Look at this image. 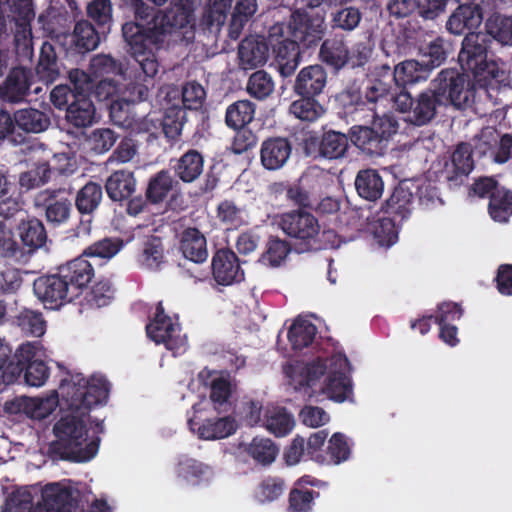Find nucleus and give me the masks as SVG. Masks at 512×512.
<instances>
[{
    "label": "nucleus",
    "mask_w": 512,
    "mask_h": 512,
    "mask_svg": "<svg viewBox=\"0 0 512 512\" xmlns=\"http://www.w3.org/2000/svg\"><path fill=\"white\" fill-rule=\"evenodd\" d=\"M194 8L192 0H171L165 11H158L146 25L128 21L122 25V36L127 51L141 71L139 81L126 85L123 96L111 101L110 116L128 111L130 104L146 101L149 85L159 71L157 52L187 48L195 39Z\"/></svg>",
    "instance_id": "obj_1"
},
{
    "label": "nucleus",
    "mask_w": 512,
    "mask_h": 512,
    "mask_svg": "<svg viewBox=\"0 0 512 512\" xmlns=\"http://www.w3.org/2000/svg\"><path fill=\"white\" fill-rule=\"evenodd\" d=\"M489 39L484 33H467L462 41L458 61L463 71L472 75L473 81L485 94L493 97V92L510 85L506 71L492 59H488Z\"/></svg>",
    "instance_id": "obj_2"
},
{
    "label": "nucleus",
    "mask_w": 512,
    "mask_h": 512,
    "mask_svg": "<svg viewBox=\"0 0 512 512\" xmlns=\"http://www.w3.org/2000/svg\"><path fill=\"white\" fill-rule=\"evenodd\" d=\"M72 86L60 84L50 93L51 103L59 110L65 109L66 121L76 128L92 125L96 109L90 98L93 82L90 76L80 70L72 69L68 73Z\"/></svg>",
    "instance_id": "obj_3"
},
{
    "label": "nucleus",
    "mask_w": 512,
    "mask_h": 512,
    "mask_svg": "<svg viewBox=\"0 0 512 512\" xmlns=\"http://www.w3.org/2000/svg\"><path fill=\"white\" fill-rule=\"evenodd\" d=\"M53 432L57 437L49 445V454L53 458L80 463L91 460L98 452L100 438L96 437L86 443L88 429L81 417H61L55 423Z\"/></svg>",
    "instance_id": "obj_4"
},
{
    "label": "nucleus",
    "mask_w": 512,
    "mask_h": 512,
    "mask_svg": "<svg viewBox=\"0 0 512 512\" xmlns=\"http://www.w3.org/2000/svg\"><path fill=\"white\" fill-rule=\"evenodd\" d=\"M59 389L69 408L85 415L93 407L106 403L110 383L103 376L86 379L82 373H69L60 381Z\"/></svg>",
    "instance_id": "obj_5"
},
{
    "label": "nucleus",
    "mask_w": 512,
    "mask_h": 512,
    "mask_svg": "<svg viewBox=\"0 0 512 512\" xmlns=\"http://www.w3.org/2000/svg\"><path fill=\"white\" fill-rule=\"evenodd\" d=\"M432 85L430 88L444 107L451 105L458 110L472 109L478 112L474 106L478 85L473 80L471 82L465 73L454 68L443 69L432 81Z\"/></svg>",
    "instance_id": "obj_6"
},
{
    "label": "nucleus",
    "mask_w": 512,
    "mask_h": 512,
    "mask_svg": "<svg viewBox=\"0 0 512 512\" xmlns=\"http://www.w3.org/2000/svg\"><path fill=\"white\" fill-rule=\"evenodd\" d=\"M371 126L355 125L349 130L351 142L369 156H382L391 137L397 133L399 124L390 114L372 117Z\"/></svg>",
    "instance_id": "obj_7"
},
{
    "label": "nucleus",
    "mask_w": 512,
    "mask_h": 512,
    "mask_svg": "<svg viewBox=\"0 0 512 512\" xmlns=\"http://www.w3.org/2000/svg\"><path fill=\"white\" fill-rule=\"evenodd\" d=\"M268 41L279 74L284 78L292 76L302 61V45L287 33L284 22H277L269 28Z\"/></svg>",
    "instance_id": "obj_8"
},
{
    "label": "nucleus",
    "mask_w": 512,
    "mask_h": 512,
    "mask_svg": "<svg viewBox=\"0 0 512 512\" xmlns=\"http://www.w3.org/2000/svg\"><path fill=\"white\" fill-rule=\"evenodd\" d=\"M285 25L287 33L302 45L303 50L317 47L326 31L324 16L305 9L292 11Z\"/></svg>",
    "instance_id": "obj_9"
},
{
    "label": "nucleus",
    "mask_w": 512,
    "mask_h": 512,
    "mask_svg": "<svg viewBox=\"0 0 512 512\" xmlns=\"http://www.w3.org/2000/svg\"><path fill=\"white\" fill-rule=\"evenodd\" d=\"M279 225L286 235L298 240L305 250L320 247V224L312 213L301 209L284 213Z\"/></svg>",
    "instance_id": "obj_10"
},
{
    "label": "nucleus",
    "mask_w": 512,
    "mask_h": 512,
    "mask_svg": "<svg viewBox=\"0 0 512 512\" xmlns=\"http://www.w3.org/2000/svg\"><path fill=\"white\" fill-rule=\"evenodd\" d=\"M34 206L43 211L48 225L53 228L67 225L73 213L72 199L64 189L40 191L34 198Z\"/></svg>",
    "instance_id": "obj_11"
},
{
    "label": "nucleus",
    "mask_w": 512,
    "mask_h": 512,
    "mask_svg": "<svg viewBox=\"0 0 512 512\" xmlns=\"http://www.w3.org/2000/svg\"><path fill=\"white\" fill-rule=\"evenodd\" d=\"M351 365L345 354H333L329 361V372L322 388L328 399L342 403L353 394L352 381L349 376Z\"/></svg>",
    "instance_id": "obj_12"
},
{
    "label": "nucleus",
    "mask_w": 512,
    "mask_h": 512,
    "mask_svg": "<svg viewBox=\"0 0 512 512\" xmlns=\"http://www.w3.org/2000/svg\"><path fill=\"white\" fill-rule=\"evenodd\" d=\"M33 292L48 309H58L74 298L59 268L55 274L37 277L33 282Z\"/></svg>",
    "instance_id": "obj_13"
},
{
    "label": "nucleus",
    "mask_w": 512,
    "mask_h": 512,
    "mask_svg": "<svg viewBox=\"0 0 512 512\" xmlns=\"http://www.w3.org/2000/svg\"><path fill=\"white\" fill-rule=\"evenodd\" d=\"M39 342H26L16 349V356L22 361L21 374L24 373V381L32 387H40L49 378V367L46 363L36 358L40 351Z\"/></svg>",
    "instance_id": "obj_14"
},
{
    "label": "nucleus",
    "mask_w": 512,
    "mask_h": 512,
    "mask_svg": "<svg viewBox=\"0 0 512 512\" xmlns=\"http://www.w3.org/2000/svg\"><path fill=\"white\" fill-rule=\"evenodd\" d=\"M211 270L214 280L221 286L240 283L245 276L239 257L230 248H220L214 253Z\"/></svg>",
    "instance_id": "obj_15"
},
{
    "label": "nucleus",
    "mask_w": 512,
    "mask_h": 512,
    "mask_svg": "<svg viewBox=\"0 0 512 512\" xmlns=\"http://www.w3.org/2000/svg\"><path fill=\"white\" fill-rule=\"evenodd\" d=\"M109 33H102L101 29L95 27L89 20H79L76 22L70 37L67 54L71 56H84L94 51L101 40L106 38Z\"/></svg>",
    "instance_id": "obj_16"
},
{
    "label": "nucleus",
    "mask_w": 512,
    "mask_h": 512,
    "mask_svg": "<svg viewBox=\"0 0 512 512\" xmlns=\"http://www.w3.org/2000/svg\"><path fill=\"white\" fill-rule=\"evenodd\" d=\"M58 268L74 297L81 294L95 277L93 265L83 254Z\"/></svg>",
    "instance_id": "obj_17"
},
{
    "label": "nucleus",
    "mask_w": 512,
    "mask_h": 512,
    "mask_svg": "<svg viewBox=\"0 0 512 512\" xmlns=\"http://www.w3.org/2000/svg\"><path fill=\"white\" fill-rule=\"evenodd\" d=\"M292 153V144L285 137H268L261 143L260 163L268 171H276L285 166Z\"/></svg>",
    "instance_id": "obj_18"
},
{
    "label": "nucleus",
    "mask_w": 512,
    "mask_h": 512,
    "mask_svg": "<svg viewBox=\"0 0 512 512\" xmlns=\"http://www.w3.org/2000/svg\"><path fill=\"white\" fill-rule=\"evenodd\" d=\"M327 72L321 64L303 67L294 80L293 92L297 96H320L327 85Z\"/></svg>",
    "instance_id": "obj_19"
},
{
    "label": "nucleus",
    "mask_w": 512,
    "mask_h": 512,
    "mask_svg": "<svg viewBox=\"0 0 512 512\" xmlns=\"http://www.w3.org/2000/svg\"><path fill=\"white\" fill-rule=\"evenodd\" d=\"M268 37L248 36L238 46V58L243 69H253L266 64L269 58Z\"/></svg>",
    "instance_id": "obj_20"
},
{
    "label": "nucleus",
    "mask_w": 512,
    "mask_h": 512,
    "mask_svg": "<svg viewBox=\"0 0 512 512\" xmlns=\"http://www.w3.org/2000/svg\"><path fill=\"white\" fill-rule=\"evenodd\" d=\"M32 83L31 70L24 67L11 69L4 83L0 86V98L3 102L19 103L29 94Z\"/></svg>",
    "instance_id": "obj_21"
},
{
    "label": "nucleus",
    "mask_w": 512,
    "mask_h": 512,
    "mask_svg": "<svg viewBox=\"0 0 512 512\" xmlns=\"http://www.w3.org/2000/svg\"><path fill=\"white\" fill-rule=\"evenodd\" d=\"M483 21L480 5H459L446 21V29L454 35L476 33Z\"/></svg>",
    "instance_id": "obj_22"
},
{
    "label": "nucleus",
    "mask_w": 512,
    "mask_h": 512,
    "mask_svg": "<svg viewBox=\"0 0 512 512\" xmlns=\"http://www.w3.org/2000/svg\"><path fill=\"white\" fill-rule=\"evenodd\" d=\"M178 250L182 256L195 263L202 264L207 261L209 253L207 239L196 227H187L179 234Z\"/></svg>",
    "instance_id": "obj_23"
},
{
    "label": "nucleus",
    "mask_w": 512,
    "mask_h": 512,
    "mask_svg": "<svg viewBox=\"0 0 512 512\" xmlns=\"http://www.w3.org/2000/svg\"><path fill=\"white\" fill-rule=\"evenodd\" d=\"M441 107L444 106L436 94L431 88H426L414 98L413 108L407 116V121L418 127L428 125L436 118Z\"/></svg>",
    "instance_id": "obj_24"
},
{
    "label": "nucleus",
    "mask_w": 512,
    "mask_h": 512,
    "mask_svg": "<svg viewBox=\"0 0 512 512\" xmlns=\"http://www.w3.org/2000/svg\"><path fill=\"white\" fill-rule=\"evenodd\" d=\"M147 336L156 344H164L174 355L184 350V340L177 335V328L172 319L152 320L146 326Z\"/></svg>",
    "instance_id": "obj_25"
},
{
    "label": "nucleus",
    "mask_w": 512,
    "mask_h": 512,
    "mask_svg": "<svg viewBox=\"0 0 512 512\" xmlns=\"http://www.w3.org/2000/svg\"><path fill=\"white\" fill-rule=\"evenodd\" d=\"M318 56L322 63L339 71L349 62L350 50L343 36L334 35L322 41Z\"/></svg>",
    "instance_id": "obj_26"
},
{
    "label": "nucleus",
    "mask_w": 512,
    "mask_h": 512,
    "mask_svg": "<svg viewBox=\"0 0 512 512\" xmlns=\"http://www.w3.org/2000/svg\"><path fill=\"white\" fill-rule=\"evenodd\" d=\"M137 180L134 172L120 169L115 170L105 181V190L113 202H124L136 191Z\"/></svg>",
    "instance_id": "obj_27"
},
{
    "label": "nucleus",
    "mask_w": 512,
    "mask_h": 512,
    "mask_svg": "<svg viewBox=\"0 0 512 512\" xmlns=\"http://www.w3.org/2000/svg\"><path fill=\"white\" fill-rule=\"evenodd\" d=\"M474 168L472 147L469 143L458 144L451 156V167H446V179L453 185H459Z\"/></svg>",
    "instance_id": "obj_28"
},
{
    "label": "nucleus",
    "mask_w": 512,
    "mask_h": 512,
    "mask_svg": "<svg viewBox=\"0 0 512 512\" xmlns=\"http://www.w3.org/2000/svg\"><path fill=\"white\" fill-rule=\"evenodd\" d=\"M188 424L193 431L197 430L199 438L204 440L223 439L237 430V423L231 416L206 419L201 424L189 419Z\"/></svg>",
    "instance_id": "obj_29"
},
{
    "label": "nucleus",
    "mask_w": 512,
    "mask_h": 512,
    "mask_svg": "<svg viewBox=\"0 0 512 512\" xmlns=\"http://www.w3.org/2000/svg\"><path fill=\"white\" fill-rule=\"evenodd\" d=\"M205 159L201 152L189 149L172 165L174 175L185 184L194 183L204 172Z\"/></svg>",
    "instance_id": "obj_30"
},
{
    "label": "nucleus",
    "mask_w": 512,
    "mask_h": 512,
    "mask_svg": "<svg viewBox=\"0 0 512 512\" xmlns=\"http://www.w3.org/2000/svg\"><path fill=\"white\" fill-rule=\"evenodd\" d=\"M39 503L48 512H72L76 506L71 489L59 483L47 484L42 490V501Z\"/></svg>",
    "instance_id": "obj_31"
},
{
    "label": "nucleus",
    "mask_w": 512,
    "mask_h": 512,
    "mask_svg": "<svg viewBox=\"0 0 512 512\" xmlns=\"http://www.w3.org/2000/svg\"><path fill=\"white\" fill-rule=\"evenodd\" d=\"M413 201L414 194L411 190L399 184L383 203L381 212L395 218L396 221L404 222L411 215Z\"/></svg>",
    "instance_id": "obj_32"
},
{
    "label": "nucleus",
    "mask_w": 512,
    "mask_h": 512,
    "mask_svg": "<svg viewBox=\"0 0 512 512\" xmlns=\"http://www.w3.org/2000/svg\"><path fill=\"white\" fill-rule=\"evenodd\" d=\"M432 70L428 65L415 59L404 60L394 66L396 87H406L426 81Z\"/></svg>",
    "instance_id": "obj_33"
},
{
    "label": "nucleus",
    "mask_w": 512,
    "mask_h": 512,
    "mask_svg": "<svg viewBox=\"0 0 512 512\" xmlns=\"http://www.w3.org/2000/svg\"><path fill=\"white\" fill-rule=\"evenodd\" d=\"M329 361L330 358L317 357L307 362L298 372L289 374L295 389L301 390L304 387L315 386L326 373L328 374Z\"/></svg>",
    "instance_id": "obj_34"
},
{
    "label": "nucleus",
    "mask_w": 512,
    "mask_h": 512,
    "mask_svg": "<svg viewBox=\"0 0 512 512\" xmlns=\"http://www.w3.org/2000/svg\"><path fill=\"white\" fill-rule=\"evenodd\" d=\"M357 194L364 200L375 202L384 192V181L376 169L367 168L360 170L355 178Z\"/></svg>",
    "instance_id": "obj_35"
},
{
    "label": "nucleus",
    "mask_w": 512,
    "mask_h": 512,
    "mask_svg": "<svg viewBox=\"0 0 512 512\" xmlns=\"http://www.w3.org/2000/svg\"><path fill=\"white\" fill-rule=\"evenodd\" d=\"M17 132L25 134H39L46 131L50 124L49 115L36 108L26 107L15 111Z\"/></svg>",
    "instance_id": "obj_36"
},
{
    "label": "nucleus",
    "mask_w": 512,
    "mask_h": 512,
    "mask_svg": "<svg viewBox=\"0 0 512 512\" xmlns=\"http://www.w3.org/2000/svg\"><path fill=\"white\" fill-rule=\"evenodd\" d=\"M36 75L45 83H53L60 76V67L55 46L49 41H43L40 47Z\"/></svg>",
    "instance_id": "obj_37"
},
{
    "label": "nucleus",
    "mask_w": 512,
    "mask_h": 512,
    "mask_svg": "<svg viewBox=\"0 0 512 512\" xmlns=\"http://www.w3.org/2000/svg\"><path fill=\"white\" fill-rule=\"evenodd\" d=\"M4 410L8 414H23L35 420H42L49 414L42 399L27 396L15 397L6 401Z\"/></svg>",
    "instance_id": "obj_38"
},
{
    "label": "nucleus",
    "mask_w": 512,
    "mask_h": 512,
    "mask_svg": "<svg viewBox=\"0 0 512 512\" xmlns=\"http://www.w3.org/2000/svg\"><path fill=\"white\" fill-rule=\"evenodd\" d=\"M175 473L178 478L199 485L211 477L212 469L197 459L181 456L176 464Z\"/></svg>",
    "instance_id": "obj_39"
},
{
    "label": "nucleus",
    "mask_w": 512,
    "mask_h": 512,
    "mask_svg": "<svg viewBox=\"0 0 512 512\" xmlns=\"http://www.w3.org/2000/svg\"><path fill=\"white\" fill-rule=\"evenodd\" d=\"M349 137L334 130L322 134L318 143V155L328 160H336L345 156L349 147Z\"/></svg>",
    "instance_id": "obj_40"
},
{
    "label": "nucleus",
    "mask_w": 512,
    "mask_h": 512,
    "mask_svg": "<svg viewBox=\"0 0 512 512\" xmlns=\"http://www.w3.org/2000/svg\"><path fill=\"white\" fill-rule=\"evenodd\" d=\"M22 361L16 356V351L0 340V386L11 385L21 377Z\"/></svg>",
    "instance_id": "obj_41"
},
{
    "label": "nucleus",
    "mask_w": 512,
    "mask_h": 512,
    "mask_svg": "<svg viewBox=\"0 0 512 512\" xmlns=\"http://www.w3.org/2000/svg\"><path fill=\"white\" fill-rule=\"evenodd\" d=\"M176 184L178 182L174 180L170 172L162 169L150 177L145 190V196L150 201V204H160L168 197Z\"/></svg>",
    "instance_id": "obj_42"
},
{
    "label": "nucleus",
    "mask_w": 512,
    "mask_h": 512,
    "mask_svg": "<svg viewBox=\"0 0 512 512\" xmlns=\"http://www.w3.org/2000/svg\"><path fill=\"white\" fill-rule=\"evenodd\" d=\"M430 40H424L423 43L418 45V53L421 60L425 62L428 67L433 71L441 66L448 57V50L446 41L441 36L428 35Z\"/></svg>",
    "instance_id": "obj_43"
},
{
    "label": "nucleus",
    "mask_w": 512,
    "mask_h": 512,
    "mask_svg": "<svg viewBox=\"0 0 512 512\" xmlns=\"http://www.w3.org/2000/svg\"><path fill=\"white\" fill-rule=\"evenodd\" d=\"M256 105L250 100L243 99L231 103L225 112V124L231 129L244 128L255 116Z\"/></svg>",
    "instance_id": "obj_44"
},
{
    "label": "nucleus",
    "mask_w": 512,
    "mask_h": 512,
    "mask_svg": "<svg viewBox=\"0 0 512 512\" xmlns=\"http://www.w3.org/2000/svg\"><path fill=\"white\" fill-rule=\"evenodd\" d=\"M116 288L108 278H100L85 294V305L92 309H99L110 305L115 299Z\"/></svg>",
    "instance_id": "obj_45"
},
{
    "label": "nucleus",
    "mask_w": 512,
    "mask_h": 512,
    "mask_svg": "<svg viewBox=\"0 0 512 512\" xmlns=\"http://www.w3.org/2000/svg\"><path fill=\"white\" fill-rule=\"evenodd\" d=\"M304 477L300 478L290 490L288 512H312L314 500L320 496L318 491L302 486Z\"/></svg>",
    "instance_id": "obj_46"
},
{
    "label": "nucleus",
    "mask_w": 512,
    "mask_h": 512,
    "mask_svg": "<svg viewBox=\"0 0 512 512\" xmlns=\"http://www.w3.org/2000/svg\"><path fill=\"white\" fill-rule=\"evenodd\" d=\"M19 234L22 243L29 248V251L42 247L47 241V231L38 218L22 221L19 225Z\"/></svg>",
    "instance_id": "obj_47"
},
{
    "label": "nucleus",
    "mask_w": 512,
    "mask_h": 512,
    "mask_svg": "<svg viewBox=\"0 0 512 512\" xmlns=\"http://www.w3.org/2000/svg\"><path fill=\"white\" fill-rule=\"evenodd\" d=\"M87 17L91 23L110 33L113 24V6L111 0H91L86 7Z\"/></svg>",
    "instance_id": "obj_48"
},
{
    "label": "nucleus",
    "mask_w": 512,
    "mask_h": 512,
    "mask_svg": "<svg viewBox=\"0 0 512 512\" xmlns=\"http://www.w3.org/2000/svg\"><path fill=\"white\" fill-rule=\"evenodd\" d=\"M102 197V186L89 181L77 192L75 206L80 214L90 215L99 207Z\"/></svg>",
    "instance_id": "obj_49"
},
{
    "label": "nucleus",
    "mask_w": 512,
    "mask_h": 512,
    "mask_svg": "<svg viewBox=\"0 0 512 512\" xmlns=\"http://www.w3.org/2000/svg\"><path fill=\"white\" fill-rule=\"evenodd\" d=\"M330 27L332 30L352 32L362 20V12L354 6H341L330 12Z\"/></svg>",
    "instance_id": "obj_50"
},
{
    "label": "nucleus",
    "mask_w": 512,
    "mask_h": 512,
    "mask_svg": "<svg viewBox=\"0 0 512 512\" xmlns=\"http://www.w3.org/2000/svg\"><path fill=\"white\" fill-rule=\"evenodd\" d=\"M186 119V111L178 106H172L165 110L160 120L161 131L169 142L179 140Z\"/></svg>",
    "instance_id": "obj_51"
},
{
    "label": "nucleus",
    "mask_w": 512,
    "mask_h": 512,
    "mask_svg": "<svg viewBox=\"0 0 512 512\" xmlns=\"http://www.w3.org/2000/svg\"><path fill=\"white\" fill-rule=\"evenodd\" d=\"M290 242L278 236H270L266 242L265 251L259 261L270 267H279L291 252Z\"/></svg>",
    "instance_id": "obj_52"
},
{
    "label": "nucleus",
    "mask_w": 512,
    "mask_h": 512,
    "mask_svg": "<svg viewBox=\"0 0 512 512\" xmlns=\"http://www.w3.org/2000/svg\"><path fill=\"white\" fill-rule=\"evenodd\" d=\"M317 327L310 321L297 319L288 330V340L294 350L311 345L316 337Z\"/></svg>",
    "instance_id": "obj_53"
},
{
    "label": "nucleus",
    "mask_w": 512,
    "mask_h": 512,
    "mask_svg": "<svg viewBox=\"0 0 512 512\" xmlns=\"http://www.w3.org/2000/svg\"><path fill=\"white\" fill-rule=\"evenodd\" d=\"M486 35L503 45H512V16L492 14L485 23Z\"/></svg>",
    "instance_id": "obj_54"
},
{
    "label": "nucleus",
    "mask_w": 512,
    "mask_h": 512,
    "mask_svg": "<svg viewBox=\"0 0 512 512\" xmlns=\"http://www.w3.org/2000/svg\"><path fill=\"white\" fill-rule=\"evenodd\" d=\"M290 105V112L298 119L307 122H314L324 113L325 108L315 96H299Z\"/></svg>",
    "instance_id": "obj_55"
},
{
    "label": "nucleus",
    "mask_w": 512,
    "mask_h": 512,
    "mask_svg": "<svg viewBox=\"0 0 512 512\" xmlns=\"http://www.w3.org/2000/svg\"><path fill=\"white\" fill-rule=\"evenodd\" d=\"M403 222L384 215L380 217L374 226L373 235L376 242L382 247H390L398 240V233Z\"/></svg>",
    "instance_id": "obj_56"
},
{
    "label": "nucleus",
    "mask_w": 512,
    "mask_h": 512,
    "mask_svg": "<svg viewBox=\"0 0 512 512\" xmlns=\"http://www.w3.org/2000/svg\"><path fill=\"white\" fill-rule=\"evenodd\" d=\"M232 386L228 379L218 377L212 380L210 388V400L214 409L219 413H227L232 409Z\"/></svg>",
    "instance_id": "obj_57"
},
{
    "label": "nucleus",
    "mask_w": 512,
    "mask_h": 512,
    "mask_svg": "<svg viewBox=\"0 0 512 512\" xmlns=\"http://www.w3.org/2000/svg\"><path fill=\"white\" fill-rule=\"evenodd\" d=\"M490 217L496 222H507L512 215V192L501 188L492 194L488 204Z\"/></svg>",
    "instance_id": "obj_58"
},
{
    "label": "nucleus",
    "mask_w": 512,
    "mask_h": 512,
    "mask_svg": "<svg viewBox=\"0 0 512 512\" xmlns=\"http://www.w3.org/2000/svg\"><path fill=\"white\" fill-rule=\"evenodd\" d=\"M295 425L293 416L285 408L269 411L265 416V427L276 437L289 434Z\"/></svg>",
    "instance_id": "obj_59"
},
{
    "label": "nucleus",
    "mask_w": 512,
    "mask_h": 512,
    "mask_svg": "<svg viewBox=\"0 0 512 512\" xmlns=\"http://www.w3.org/2000/svg\"><path fill=\"white\" fill-rule=\"evenodd\" d=\"M16 323L26 335L40 337L46 330V321L42 313L27 308L16 316Z\"/></svg>",
    "instance_id": "obj_60"
},
{
    "label": "nucleus",
    "mask_w": 512,
    "mask_h": 512,
    "mask_svg": "<svg viewBox=\"0 0 512 512\" xmlns=\"http://www.w3.org/2000/svg\"><path fill=\"white\" fill-rule=\"evenodd\" d=\"M246 90L253 98L264 100L274 91V81L266 71L257 70L250 75Z\"/></svg>",
    "instance_id": "obj_61"
},
{
    "label": "nucleus",
    "mask_w": 512,
    "mask_h": 512,
    "mask_svg": "<svg viewBox=\"0 0 512 512\" xmlns=\"http://www.w3.org/2000/svg\"><path fill=\"white\" fill-rule=\"evenodd\" d=\"M118 137L119 135L110 128H97L90 133L86 142L95 154H104L115 145Z\"/></svg>",
    "instance_id": "obj_62"
},
{
    "label": "nucleus",
    "mask_w": 512,
    "mask_h": 512,
    "mask_svg": "<svg viewBox=\"0 0 512 512\" xmlns=\"http://www.w3.org/2000/svg\"><path fill=\"white\" fill-rule=\"evenodd\" d=\"M217 218L228 229H237L244 224L243 209L233 200L221 201L216 209Z\"/></svg>",
    "instance_id": "obj_63"
},
{
    "label": "nucleus",
    "mask_w": 512,
    "mask_h": 512,
    "mask_svg": "<svg viewBox=\"0 0 512 512\" xmlns=\"http://www.w3.org/2000/svg\"><path fill=\"white\" fill-rule=\"evenodd\" d=\"M249 455L261 464L272 463L278 453V448L274 442L268 438L255 437L248 448Z\"/></svg>",
    "instance_id": "obj_64"
}]
</instances>
